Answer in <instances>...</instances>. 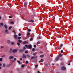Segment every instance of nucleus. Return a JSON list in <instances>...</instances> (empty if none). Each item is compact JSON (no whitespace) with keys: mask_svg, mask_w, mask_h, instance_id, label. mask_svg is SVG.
<instances>
[{"mask_svg":"<svg viewBox=\"0 0 73 73\" xmlns=\"http://www.w3.org/2000/svg\"><path fill=\"white\" fill-rule=\"evenodd\" d=\"M14 58V57L13 56H11L9 57V59L10 60H12Z\"/></svg>","mask_w":73,"mask_h":73,"instance_id":"obj_1","label":"nucleus"},{"mask_svg":"<svg viewBox=\"0 0 73 73\" xmlns=\"http://www.w3.org/2000/svg\"><path fill=\"white\" fill-rule=\"evenodd\" d=\"M61 69L62 70H65L66 69V68L65 67H61Z\"/></svg>","mask_w":73,"mask_h":73,"instance_id":"obj_2","label":"nucleus"},{"mask_svg":"<svg viewBox=\"0 0 73 73\" xmlns=\"http://www.w3.org/2000/svg\"><path fill=\"white\" fill-rule=\"evenodd\" d=\"M14 37L15 39H17V36L16 35H14Z\"/></svg>","mask_w":73,"mask_h":73,"instance_id":"obj_3","label":"nucleus"},{"mask_svg":"<svg viewBox=\"0 0 73 73\" xmlns=\"http://www.w3.org/2000/svg\"><path fill=\"white\" fill-rule=\"evenodd\" d=\"M4 25V24L3 23H0V27H3Z\"/></svg>","mask_w":73,"mask_h":73,"instance_id":"obj_4","label":"nucleus"},{"mask_svg":"<svg viewBox=\"0 0 73 73\" xmlns=\"http://www.w3.org/2000/svg\"><path fill=\"white\" fill-rule=\"evenodd\" d=\"M13 52H14V53H15V52H17V50L16 49H14L13 50Z\"/></svg>","mask_w":73,"mask_h":73,"instance_id":"obj_5","label":"nucleus"},{"mask_svg":"<svg viewBox=\"0 0 73 73\" xmlns=\"http://www.w3.org/2000/svg\"><path fill=\"white\" fill-rule=\"evenodd\" d=\"M7 42L8 44H10L11 43V41L9 40H7Z\"/></svg>","mask_w":73,"mask_h":73,"instance_id":"obj_6","label":"nucleus"},{"mask_svg":"<svg viewBox=\"0 0 73 73\" xmlns=\"http://www.w3.org/2000/svg\"><path fill=\"white\" fill-rule=\"evenodd\" d=\"M23 44H28V42L25 41L23 42Z\"/></svg>","mask_w":73,"mask_h":73,"instance_id":"obj_7","label":"nucleus"},{"mask_svg":"<svg viewBox=\"0 0 73 73\" xmlns=\"http://www.w3.org/2000/svg\"><path fill=\"white\" fill-rule=\"evenodd\" d=\"M58 59H59V57H57L56 58L55 60H56V61H58Z\"/></svg>","mask_w":73,"mask_h":73,"instance_id":"obj_8","label":"nucleus"},{"mask_svg":"<svg viewBox=\"0 0 73 73\" xmlns=\"http://www.w3.org/2000/svg\"><path fill=\"white\" fill-rule=\"evenodd\" d=\"M24 5L25 7H27V3H25L24 4Z\"/></svg>","mask_w":73,"mask_h":73,"instance_id":"obj_9","label":"nucleus"},{"mask_svg":"<svg viewBox=\"0 0 73 73\" xmlns=\"http://www.w3.org/2000/svg\"><path fill=\"white\" fill-rule=\"evenodd\" d=\"M28 48H32V45L31 44L29 45L28 46Z\"/></svg>","mask_w":73,"mask_h":73,"instance_id":"obj_10","label":"nucleus"},{"mask_svg":"<svg viewBox=\"0 0 73 73\" xmlns=\"http://www.w3.org/2000/svg\"><path fill=\"white\" fill-rule=\"evenodd\" d=\"M23 58H27V57L25 55V54H23Z\"/></svg>","mask_w":73,"mask_h":73,"instance_id":"obj_11","label":"nucleus"},{"mask_svg":"<svg viewBox=\"0 0 73 73\" xmlns=\"http://www.w3.org/2000/svg\"><path fill=\"white\" fill-rule=\"evenodd\" d=\"M10 23L11 24H14V22L13 21H11L10 22Z\"/></svg>","mask_w":73,"mask_h":73,"instance_id":"obj_12","label":"nucleus"},{"mask_svg":"<svg viewBox=\"0 0 73 73\" xmlns=\"http://www.w3.org/2000/svg\"><path fill=\"white\" fill-rule=\"evenodd\" d=\"M63 56V54H59L58 56L59 57H60L62 56Z\"/></svg>","mask_w":73,"mask_h":73,"instance_id":"obj_13","label":"nucleus"},{"mask_svg":"<svg viewBox=\"0 0 73 73\" xmlns=\"http://www.w3.org/2000/svg\"><path fill=\"white\" fill-rule=\"evenodd\" d=\"M44 61V60H43V59H42L40 60V61L39 62H43Z\"/></svg>","mask_w":73,"mask_h":73,"instance_id":"obj_14","label":"nucleus"},{"mask_svg":"<svg viewBox=\"0 0 73 73\" xmlns=\"http://www.w3.org/2000/svg\"><path fill=\"white\" fill-rule=\"evenodd\" d=\"M30 22H31V23H33L34 22V21H33V20H30Z\"/></svg>","mask_w":73,"mask_h":73,"instance_id":"obj_15","label":"nucleus"},{"mask_svg":"<svg viewBox=\"0 0 73 73\" xmlns=\"http://www.w3.org/2000/svg\"><path fill=\"white\" fill-rule=\"evenodd\" d=\"M4 27H5V28H6V29H7L8 28L7 27V25H4Z\"/></svg>","mask_w":73,"mask_h":73,"instance_id":"obj_16","label":"nucleus"},{"mask_svg":"<svg viewBox=\"0 0 73 73\" xmlns=\"http://www.w3.org/2000/svg\"><path fill=\"white\" fill-rule=\"evenodd\" d=\"M31 35V33H28L27 34V36H29Z\"/></svg>","mask_w":73,"mask_h":73,"instance_id":"obj_17","label":"nucleus"},{"mask_svg":"<svg viewBox=\"0 0 73 73\" xmlns=\"http://www.w3.org/2000/svg\"><path fill=\"white\" fill-rule=\"evenodd\" d=\"M10 52L11 53H12V48H10Z\"/></svg>","mask_w":73,"mask_h":73,"instance_id":"obj_18","label":"nucleus"},{"mask_svg":"<svg viewBox=\"0 0 73 73\" xmlns=\"http://www.w3.org/2000/svg\"><path fill=\"white\" fill-rule=\"evenodd\" d=\"M19 42L20 43H21L22 42V41L21 40H19Z\"/></svg>","mask_w":73,"mask_h":73,"instance_id":"obj_19","label":"nucleus"},{"mask_svg":"<svg viewBox=\"0 0 73 73\" xmlns=\"http://www.w3.org/2000/svg\"><path fill=\"white\" fill-rule=\"evenodd\" d=\"M38 39H41V36H39L38 37Z\"/></svg>","mask_w":73,"mask_h":73,"instance_id":"obj_20","label":"nucleus"},{"mask_svg":"<svg viewBox=\"0 0 73 73\" xmlns=\"http://www.w3.org/2000/svg\"><path fill=\"white\" fill-rule=\"evenodd\" d=\"M11 43L12 45H14L15 44V42H12Z\"/></svg>","mask_w":73,"mask_h":73,"instance_id":"obj_21","label":"nucleus"},{"mask_svg":"<svg viewBox=\"0 0 73 73\" xmlns=\"http://www.w3.org/2000/svg\"><path fill=\"white\" fill-rule=\"evenodd\" d=\"M17 62L19 63V64H20V61H17Z\"/></svg>","mask_w":73,"mask_h":73,"instance_id":"obj_22","label":"nucleus"},{"mask_svg":"<svg viewBox=\"0 0 73 73\" xmlns=\"http://www.w3.org/2000/svg\"><path fill=\"white\" fill-rule=\"evenodd\" d=\"M40 57L42 58V57H44V55H42L40 56Z\"/></svg>","mask_w":73,"mask_h":73,"instance_id":"obj_23","label":"nucleus"},{"mask_svg":"<svg viewBox=\"0 0 73 73\" xmlns=\"http://www.w3.org/2000/svg\"><path fill=\"white\" fill-rule=\"evenodd\" d=\"M27 57L28 58H29V57H30V56L29 55H27Z\"/></svg>","mask_w":73,"mask_h":73,"instance_id":"obj_24","label":"nucleus"},{"mask_svg":"<svg viewBox=\"0 0 73 73\" xmlns=\"http://www.w3.org/2000/svg\"><path fill=\"white\" fill-rule=\"evenodd\" d=\"M25 46H26V47H27V48H28V46L27 44H26L25 45Z\"/></svg>","mask_w":73,"mask_h":73,"instance_id":"obj_25","label":"nucleus"},{"mask_svg":"<svg viewBox=\"0 0 73 73\" xmlns=\"http://www.w3.org/2000/svg\"><path fill=\"white\" fill-rule=\"evenodd\" d=\"M4 48V46H1V49H3V48Z\"/></svg>","mask_w":73,"mask_h":73,"instance_id":"obj_26","label":"nucleus"},{"mask_svg":"<svg viewBox=\"0 0 73 73\" xmlns=\"http://www.w3.org/2000/svg\"><path fill=\"white\" fill-rule=\"evenodd\" d=\"M3 61V58H0V61Z\"/></svg>","mask_w":73,"mask_h":73,"instance_id":"obj_27","label":"nucleus"},{"mask_svg":"<svg viewBox=\"0 0 73 73\" xmlns=\"http://www.w3.org/2000/svg\"><path fill=\"white\" fill-rule=\"evenodd\" d=\"M24 66H25L24 64H23L22 65V67L23 68H24Z\"/></svg>","mask_w":73,"mask_h":73,"instance_id":"obj_28","label":"nucleus"},{"mask_svg":"<svg viewBox=\"0 0 73 73\" xmlns=\"http://www.w3.org/2000/svg\"><path fill=\"white\" fill-rule=\"evenodd\" d=\"M5 66V64H4L3 65V67H4Z\"/></svg>","mask_w":73,"mask_h":73,"instance_id":"obj_29","label":"nucleus"},{"mask_svg":"<svg viewBox=\"0 0 73 73\" xmlns=\"http://www.w3.org/2000/svg\"><path fill=\"white\" fill-rule=\"evenodd\" d=\"M12 28V27H10L9 28V30H10V29H11V28Z\"/></svg>","mask_w":73,"mask_h":73,"instance_id":"obj_30","label":"nucleus"},{"mask_svg":"<svg viewBox=\"0 0 73 73\" xmlns=\"http://www.w3.org/2000/svg\"><path fill=\"white\" fill-rule=\"evenodd\" d=\"M28 32H31V29H28Z\"/></svg>","mask_w":73,"mask_h":73,"instance_id":"obj_31","label":"nucleus"},{"mask_svg":"<svg viewBox=\"0 0 73 73\" xmlns=\"http://www.w3.org/2000/svg\"><path fill=\"white\" fill-rule=\"evenodd\" d=\"M37 44H40V42L39 41L37 43Z\"/></svg>","mask_w":73,"mask_h":73,"instance_id":"obj_32","label":"nucleus"},{"mask_svg":"<svg viewBox=\"0 0 73 73\" xmlns=\"http://www.w3.org/2000/svg\"><path fill=\"white\" fill-rule=\"evenodd\" d=\"M38 66V65H35V68H37Z\"/></svg>","mask_w":73,"mask_h":73,"instance_id":"obj_33","label":"nucleus"},{"mask_svg":"<svg viewBox=\"0 0 73 73\" xmlns=\"http://www.w3.org/2000/svg\"><path fill=\"white\" fill-rule=\"evenodd\" d=\"M13 32H14L15 34H16V31H13Z\"/></svg>","mask_w":73,"mask_h":73,"instance_id":"obj_34","label":"nucleus"},{"mask_svg":"<svg viewBox=\"0 0 73 73\" xmlns=\"http://www.w3.org/2000/svg\"><path fill=\"white\" fill-rule=\"evenodd\" d=\"M21 38V37H20V36H19V37H18V39H19V40H20V39Z\"/></svg>","mask_w":73,"mask_h":73,"instance_id":"obj_35","label":"nucleus"},{"mask_svg":"<svg viewBox=\"0 0 73 73\" xmlns=\"http://www.w3.org/2000/svg\"><path fill=\"white\" fill-rule=\"evenodd\" d=\"M17 44L18 45V46H19L20 45V43H17Z\"/></svg>","mask_w":73,"mask_h":73,"instance_id":"obj_36","label":"nucleus"},{"mask_svg":"<svg viewBox=\"0 0 73 73\" xmlns=\"http://www.w3.org/2000/svg\"><path fill=\"white\" fill-rule=\"evenodd\" d=\"M35 48H33V49L32 50H33V51L34 52V51H35Z\"/></svg>","mask_w":73,"mask_h":73,"instance_id":"obj_37","label":"nucleus"},{"mask_svg":"<svg viewBox=\"0 0 73 73\" xmlns=\"http://www.w3.org/2000/svg\"><path fill=\"white\" fill-rule=\"evenodd\" d=\"M26 64H28V61H26Z\"/></svg>","mask_w":73,"mask_h":73,"instance_id":"obj_38","label":"nucleus"},{"mask_svg":"<svg viewBox=\"0 0 73 73\" xmlns=\"http://www.w3.org/2000/svg\"><path fill=\"white\" fill-rule=\"evenodd\" d=\"M25 53H28V51H25Z\"/></svg>","mask_w":73,"mask_h":73,"instance_id":"obj_39","label":"nucleus"},{"mask_svg":"<svg viewBox=\"0 0 73 73\" xmlns=\"http://www.w3.org/2000/svg\"><path fill=\"white\" fill-rule=\"evenodd\" d=\"M35 58V57L33 56V57H32L31 58V59H33V58Z\"/></svg>","mask_w":73,"mask_h":73,"instance_id":"obj_40","label":"nucleus"},{"mask_svg":"<svg viewBox=\"0 0 73 73\" xmlns=\"http://www.w3.org/2000/svg\"><path fill=\"white\" fill-rule=\"evenodd\" d=\"M62 46H63V45H62V44H61L60 45V47H62Z\"/></svg>","mask_w":73,"mask_h":73,"instance_id":"obj_41","label":"nucleus"},{"mask_svg":"<svg viewBox=\"0 0 73 73\" xmlns=\"http://www.w3.org/2000/svg\"><path fill=\"white\" fill-rule=\"evenodd\" d=\"M18 35H19V36H21V34H20V33Z\"/></svg>","mask_w":73,"mask_h":73,"instance_id":"obj_42","label":"nucleus"},{"mask_svg":"<svg viewBox=\"0 0 73 73\" xmlns=\"http://www.w3.org/2000/svg\"><path fill=\"white\" fill-rule=\"evenodd\" d=\"M32 40H33V38H31L30 39V41H32Z\"/></svg>","mask_w":73,"mask_h":73,"instance_id":"obj_43","label":"nucleus"},{"mask_svg":"<svg viewBox=\"0 0 73 73\" xmlns=\"http://www.w3.org/2000/svg\"><path fill=\"white\" fill-rule=\"evenodd\" d=\"M15 60H16V58H14V61H15Z\"/></svg>","mask_w":73,"mask_h":73,"instance_id":"obj_44","label":"nucleus"},{"mask_svg":"<svg viewBox=\"0 0 73 73\" xmlns=\"http://www.w3.org/2000/svg\"><path fill=\"white\" fill-rule=\"evenodd\" d=\"M34 48H36V45H35L34 46Z\"/></svg>","mask_w":73,"mask_h":73,"instance_id":"obj_45","label":"nucleus"},{"mask_svg":"<svg viewBox=\"0 0 73 73\" xmlns=\"http://www.w3.org/2000/svg\"><path fill=\"white\" fill-rule=\"evenodd\" d=\"M23 49H26V48L25 47H24L23 48Z\"/></svg>","mask_w":73,"mask_h":73,"instance_id":"obj_46","label":"nucleus"},{"mask_svg":"<svg viewBox=\"0 0 73 73\" xmlns=\"http://www.w3.org/2000/svg\"><path fill=\"white\" fill-rule=\"evenodd\" d=\"M64 51H63V50H61V53H63V52Z\"/></svg>","mask_w":73,"mask_h":73,"instance_id":"obj_47","label":"nucleus"},{"mask_svg":"<svg viewBox=\"0 0 73 73\" xmlns=\"http://www.w3.org/2000/svg\"><path fill=\"white\" fill-rule=\"evenodd\" d=\"M5 32H6L7 33V32H8V30H6Z\"/></svg>","mask_w":73,"mask_h":73,"instance_id":"obj_48","label":"nucleus"},{"mask_svg":"<svg viewBox=\"0 0 73 73\" xmlns=\"http://www.w3.org/2000/svg\"><path fill=\"white\" fill-rule=\"evenodd\" d=\"M68 65H70V63H69V64H68Z\"/></svg>","mask_w":73,"mask_h":73,"instance_id":"obj_49","label":"nucleus"},{"mask_svg":"<svg viewBox=\"0 0 73 73\" xmlns=\"http://www.w3.org/2000/svg\"><path fill=\"white\" fill-rule=\"evenodd\" d=\"M9 18H11L12 17L9 16Z\"/></svg>","mask_w":73,"mask_h":73,"instance_id":"obj_50","label":"nucleus"},{"mask_svg":"<svg viewBox=\"0 0 73 73\" xmlns=\"http://www.w3.org/2000/svg\"><path fill=\"white\" fill-rule=\"evenodd\" d=\"M38 73H41V72H40V71H38Z\"/></svg>","mask_w":73,"mask_h":73,"instance_id":"obj_51","label":"nucleus"},{"mask_svg":"<svg viewBox=\"0 0 73 73\" xmlns=\"http://www.w3.org/2000/svg\"><path fill=\"white\" fill-rule=\"evenodd\" d=\"M33 56H35V53L33 54Z\"/></svg>","mask_w":73,"mask_h":73,"instance_id":"obj_52","label":"nucleus"},{"mask_svg":"<svg viewBox=\"0 0 73 73\" xmlns=\"http://www.w3.org/2000/svg\"><path fill=\"white\" fill-rule=\"evenodd\" d=\"M2 65V64H1L0 63V66H1Z\"/></svg>","mask_w":73,"mask_h":73,"instance_id":"obj_53","label":"nucleus"},{"mask_svg":"<svg viewBox=\"0 0 73 73\" xmlns=\"http://www.w3.org/2000/svg\"><path fill=\"white\" fill-rule=\"evenodd\" d=\"M1 17L0 16V19H1Z\"/></svg>","mask_w":73,"mask_h":73,"instance_id":"obj_54","label":"nucleus"},{"mask_svg":"<svg viewBox=\"0 0 73 73\" xmlns=\"http://www.w3.org/2000/svg\"><path fill=\"white\" fill-rule=\"evenodd\" d=\"M61 65H63L64 64L62 63H62H61Z\"/></svg>","mask_w":73,"mask_h":73,"instance_id":"obj_55","label":"nucleus"},{"mask_svg":"<svg viewBox=\"0 0 73 73\" xmlns=\"http://www.w3.org/2000/svg\"><path fill=\"white\" fill-rule=\"evenodd\" d=\"M0 69H1V67H0Z\"/></svg>","mask_w":73,"mask_h":73,"instance_id":"obj_56","label":"nucleus"},{"mask_svg":"<svg viewBox=\"0 0 73 73\" xmlns=\"http://www.w3.org/2000/svg\"><path fill=\"white\" fill-rule=\"evenodd\" d=\"M21 60H22V58H21Z\"/></svg>","mask_w":73,"mask_h":73,"instance_id":"obj_57","label":"nucleus"},{"mask_svg":"<svg viewBox=\"0 0 73 73\" xmlns=\"http://www.w3.org/2000/svg\"><path fill=\"white\" fill-rule=\"evenodd\" d=\"M58 48L59 49V47H58Z\"/></svg>","mask_w":73,"mask_h":73,"instance_id":"obj_58","label":"nucleus"},{"mask_svg":"<svg viewBox=\"0 0 73 73\" xmlns=\"http://www.w3.org/2000/svg\"><path fill=\"white\" fill-rule=\"evenodd\" d=\"M52 65H54V64H52Z\"/></svg>","mask_w":73,"mask_h":73,"instance_id":"obj_59","label":"nucleus"}]
</instances>
